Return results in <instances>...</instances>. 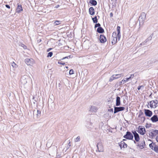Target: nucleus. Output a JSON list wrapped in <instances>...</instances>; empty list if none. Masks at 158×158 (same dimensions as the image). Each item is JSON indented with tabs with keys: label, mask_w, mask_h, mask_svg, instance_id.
<instances>
[{
	"label": "nucleus",
	"mask_w": 158,
	"mask_h": 158,
	"mask_svg": "<svg viewBox=\"0 0 158 158\" xmlns=\"http://www.w3.org/2000/svg\"><path fill=\"white\" fill-rule=\"evenodd\" d=\"M70 146L71 145H68L66 148L67 149H68L69 148Z\"/></svg>",
	"instance_id": "nucleus-55"
},
{
	"label": "nucleus",
	"mask_w": 158,
	"mask_h": 158,
	"mask_svg": "<svg viewBox=\"0 0 158 158\" xmlns=\"http://www.w3.org/2000/svg\"><path fill=\"white\" fill-rule=\"evenodd\" d=\"M154 108H155L156 107L158 106V102H156L155 101V102H154Z\"/></svg>",
	"instance_id": "nucleus-40"
},
{
	"label": "nucleus",
	"mask_w": 158,
	"mask_h": 158,
	"mask_svg": "<svg viewBox=\"0 0 158 158\" xmlns=\"http://www.w3.org/2000/svg\"><path fill=\"white\" fill-rule=\"evenodd\" d=\"M152 93L149 96V98H152Z\"/></svg>",
	"instance_id": "nucleus-58"
},
{
	"label": "nucleus",
	"mask_w": 158,
	"mask_h": 158,
	"mask_svg": "<svg viewBox=\"0 0 158 158\" xmlns=\"http://www.w3.org/2000/svg\"><path fill=\"white\" fill-rule=\"evenodd\" d=\"M117 40H118V41H119L121 38V35H117Z\"/></svg>",
	"instance_id": "nucleus-41"
},
{
	"label": "nucleus",
	"mask_w": 158,
	"mask_h": 158,
	"mask_svg": "<svg viewBox=\"0 0 158 158\" xmlns=\"http://www.w3.org/2000/svg\"><path fill=\"white\" fill-rule=\"evenodd\" d=\"M123 137L127 139L133 140V136L131 132L127 131L126 132V135L123 136Z\"/></svg>",
	"instance_id": "nucleus-2"
},
{
	"label": "nucleus",
	"mask_w": 158,
	"mask_h": 158,
	"mask_svg": "<svg viewBox=\"0 0 158 158\" xmlns=\"http://www.w3.org/2000/svg\"><path fill=\"white\" fill-rule=\"evenodd\" d=\"M92 20L93 21V22L94 23H97L98 22V20L97 19V17L96 16H95L94 18H92Z\"/></svg>",
	"instance_id": "nucleus-25"
},
{
	"label": "nucleus",
	"mask_w": 158,
	"mask_h": 158,
	"mask_svg": "<svg viewBox=\"0 0 158 158\" xmlns=\"http://www.w3.org/2000/svg\"><path fill=\"white\" fill-rule=\"evenodd\" d=\"M96 24L95 25L94 28H96L97 27H101V24L99 23H95Z\"/></svg>",
	"instance_id": "nucleus-34"
},
{
	"label": "nucleus",
	"mask_w": 158,
	"mask_h": 158,
	"mask_svg": "<svg viewBox=\"0 0 158 158\" xmlns=\"http://www.w3.org/2000/svg\"><path fill=\"white\" fill-rule=\"evenodd\" d=\"M89 11L90 15H94L95 11L94 8L93 7H91L89 9Z\"/></svg>",
	"instance_id": "nucleus-15"
},
{
	"label": "nucleus",
	"mask_w": 158,
	"mask_h": 158,
	"mask_svg": "<svg viewBox=\"0 0 158 158\" xmlns=\"http://www.w3.org/2000/svg\"><path fill=\"white\" fill-rule=\"evenodd\" d=\"M120 98V97L117 96L116 98V106H119L121 104Z\"/></svg>",
	"instance_id": "nucleus-16"
},
{
	"label": "nucleus",
	"mask_w": 158,
	"mask_h": 158,
	"mask_svg": "<svg viewBox=\"0 0 158 158\" xmlns=\"http://www.w3.org/2000/svg\"><path fill=\"white\" fill-rule=\"evenodd\" d=\"M155 102V101L154 100H152V101H151L149 102H148V104L147 105V106H148V105H149L150 104V107L151 108H154V105H153V103Z\"/></svg>",
	"instance_id": "nucleus-20"
},
{
	"label": "nucleus",
	"mask_w": 158,
	"mask_h": 158,
	"mask_svg": "<svg viewBox=\"0 0 158 158\" xmlns=\"http://www.w3.org/2000/svg\"><path fill=\"white\" fill-rule=\"evenodd\" d=\"M53 55V53L52 52H50L48 53L47 57H51Z\"/></svg>",
	"instance_id": "nucleus-33"
},
{
	"label": "nucleus",
	"mask_w": 158,
	"mask_h": 158,
	"mask_svg": "<svg viewBox=\"0 0 158 158\" xmlns=\"http://www.w3.org/2000/svg\"><path fill=\"white\" fill-rule=\"evenodd\" d=\"M156 141L158 142V135L156 137Z\"/></svg>",
	"instance_id": "nucleus-56"
},
{
	"label": "nucleus",
	"mask_w": 158,
	"mask_h": 158,
	"mask_svg": "<svg viewBox=\"0 0 158 158\" xmlns=\"http://www.w3.org/2000/svg\"><path fill=\"white\" fill-rule=\"evenodd\" d=\"M141 86H143V85L138 86V87L137 88V89H138V90H139L141 88Z\"/></svg>",
	"instance_id": "nucleus-52"
},
{
	"label": "nucleus",
	"mask_w": 158,
	"mask_h": 158,
	"mask_svg": "<svg viewBox=\"0 0 158 158\" xmlns=\"http://www.w3.org/2000/svg\"><path fill=\"white\" fill-rule=\"evenodd\" d=\"M146 43H145V41H144V42H142V43H141V44H140V45H140V46H141V45H145Z\"/></svg>",
	"instance_id": "nucleus-48"
},
{
	"label": "nucleus",
	"mask_w": 158,
	"mask_h": 158,
	"mask_svg": "<svg viewBox=\"0 0 158 158\" xmlns=\"http://www.w3.org/2000/svg\"><path fill=\"white\" fill-rule=\"evenodd\" d=\"M74 73V71L72 69H71L70 70L69 72V74L70 75H72Z\"/></svg>",
	"instance_id": "nucleus-37"
},
{
	"label": "nucleus",
	"mask_w": 158,
	"mask_h": 158,
	"mask_svg": "<svg viewBox=\"0 0 158 158\" xmlns=\"http://www.w3.org/2000/svg\"><path fill=\"white\" fill-rule=\"evenodd\" d=\"M126 139H123L122 141H126Z\"/></svg>",
	"instance_id": "nucleus-62"
},
{
	"label": "nucleus",
	"mask_w": 158,
	"mask_h": 158,
	"mask_svg": "<svg viewBox=\"0 0 158 158\" xmlns=\"http://www.w3.org/2000/svg\"><path fill=\"white\" fill-rule=\"evenodd\" d=\"M52 49V48H49L47 49V51L49 52V51H50V50H51Z\"/></svg>",
	"instance_id": "nucleus-57"
},
{
	"label": "nucleus",
	"mask_w": 158,
	"mask_h": 158,
	"mask_svg": "<svg viewBox=\"0 0 158 158\" xmlns=\"http://www.w3.org/2000/svg\"><path fill=\"white\" fill-rule=\"evenodd\" d=\"M149 147L150 148H151L152 150H153L154 147L153 146L152 143H150L149 144Z\"/></svg>",
	"instance_id": "nucleus-39"
},
{
	"label": "nucleus",
	"mask_w": 158,
	"mask_h": 158,
	"mask_svg": "<svg viewBox=\"0 0 158 158\" xmlns=\"http://www.w3.org/2000/svg\"><path fill=\"white\" fill-rule=\"evenodd\" d=\"M137 148L142 149L144 148L146 146L145 141L144 140L139 142L138 143H136Z\"/></svg>",
	"instance_id": "nucleus-1"
},
{
	"label": "nucleus",
	"mask_w": 158,
	"mask_h": 158,
	"mask_svg": "<svg viewBox=\"0 0 158 158\" xmlns=\"http://www.w3.org/2000/svg\"><path fill=\"white\" fill-rule=\"evenodd\" d=\"M137 131L140 135H143L145 133L146 129L143 127L139 126V127L138 130Z\"/></svg>",
	"instance_id": "nucleus-4"
},
{
	"label": "nucleus",
	"mask_w": 158,
	"mask_h": 158,
	"mask_svg": "<svg viewBox=\"0 0 158 158\" xmlns=\"http://www.w3.org/2000/svg\"><path fill=\"white\" fill-rule=\"evenodd\" d=\"M134 74H131L130 75V76L129 77L130 78V79L131 78H133L134 77Z\"/></svg>",
	"instance_id": "nucleus-50"
},
{
	"label": "nucleus",
	"mask_w": 158,
	"mask_h": 158,
	"mask_svg": "<svg viewBox=\"0 0 158 158\" xmlns=\"http://www.w3.org/2000/svg\"><path fill=\"white\" fill-rule=\"evenodd\" d=\"M70 143H71V142H70V141H69V143H68V145H71Z\"/></svg>",
	"instance_id": "nucleus-63"
},
{
	"label": "nucleus",
	"mask_w": 158,
	"mask_h": 158,
	"mask_svg": "<svg viewBox=\"0 0 158 158\" xmlns=\"http://www.w3.org/2000/svg\"><path fill=\"white\" fill-rule=\"evenodd\" d=\"M27 77H28L27 76L24 75L21 78V81L22 83L23 84H25L27 82L26 79Z\"/></svg>",
	"instance_id": "nucleus-12"
},
{
	"label": "nucleus",
	"mask_w": 158,
	"mask_h": 158,
	"mask_svg": "<svg viewBox=\"0 0 158 158\" xmlns=\"http://www.w3.org/2000/svg\"><path fill=\"white\" fill-rule=\"evenodd\" d=\"M146 15L144 12H142L139 18V21H140L142 22L143 23L146 19Z\"/></svg>",
	"instance_id": "nucleus-8"
},
{
	"label": "nucleus",
	"mask_w": 158,
	"mask_h": 158,
	"mask_svg": "<svg viewBox=\"0 0 158 158\" xmlns=\"http://www.w3.org/2000/svg\"><path fill=\"white\" fill-rule=\"evenodd\" d=\"M118 145L119 146V147L121 149L122 148V143H121V142L120 143H118Z\"/></svg>",
	"instance_id": "nucleus-46"
},
{
	"label": "nucleus",
	"mask_w": 158,
	"mask_h": 158,
	"mask_svg": "<svg viewBox=\"0 0 158 158\" xmlns=\"http://www.w3.org/2000/svg\"><path fill=\"white\" fill-rule=\"evenodd\" d=\"M126 82H125V81H124V80H122V81H120V83L121 84H123L125 83Z\"/></svg>",
	"instance_id": "nucleus-47"
},
{
	"label": "nucleus",
	"mask_w": 158,
	"mask_h": 158,
	"mask_svg": "<svg viewBox=\"0 0 158 158\" xmlns=\"http://www.w3.org/2000/svg\"><path fill=\"white\" fill-rule=\"evenodd\" d=\"M143 113L142 111L141 110H140L139 112V114L138 117L139 118L140 117H141L142 115H143Z\"/></svg>",
	"instance_id": "nucleus-30"
},
{
	"label": "nucleus",
	"mask_w": 158,
	"mask_h": 158,
	"mask_svg": "<svg viewBox=\"0 0 158 158\" xmlns=\"http://www.w3.org/2000/svg\"><path fill=\"white\" fill-rule=\"evenodd\" d=\"M115 77H116L117 79L120 78L121 77V74H116L114 75Z\"/></svg>",
	"instance_id": "nucleus-42"
},
{
	"label": "nucleus",
	"mask_w": 158,
	"mask_h": 158,
	"mask_svg": "<svg viewBox=\"0 0 158 158\" xmlns=\"http://www.w3.org/2000/svg\"><path fill=\"white\" fill-rule=\"evenodd\" d=\"M110 17H112L113 16V14L112 12L110 13Z\"/></svg>",
	"instance_id": "nucleus-54"
},
{
	"label": "nucleus",
	"mask_w": 158,
	"mask_h": 158,
	"mask_svg": "<svg viewBox=\"0 0 158 158\" xmlns=\"http://www.w3.org/2000/svg\"><path fill=\"white\" fill-rule=\"evenodd\" d=\"M130 79V78L129 77L126 78L125 80H124V81H125V82H127Z\"/></svg>",
	"instance_id": "nucleus-45"
},
{
	"label": "nucleus",
	"mask_w": 158,
	"mask_h": 158,
	"mask_svg": "<svg viewBox=\"0 0 158 158\" xmlns=\"http://www.w3.org/2000/svg\"><path fill=\"white\" fill-rule=\"evenodd\" d=\"M117 35L120 34V27L119 26H118L117 27Z\"/></svg>",
	"instance_id": "nucleus-26"
},
{
	"label": "nucleus",
	"mask_w": 158,
	"mask_h": 158,
	"mask_svg": "<svg viewBox=\"0 0 158 158\" xmlns=\"http://www.w3.org/2000/svg\"><path fill=\"white\" fill-rule=\"evenodd\" d=\"M153 36V34H151L150 35V36H149L147 39H146V40H145V43H147L148 41H149V40H151L152 39V37Z\"/></svg>",
	"instance_id": "nucleus-22"
},
{
	"label": "nucleus",
	"mask_w": 158,
	"mask_h": 158,
	"mask_svg": "<svg viewBox=\"0 0 158 158\" xmlns=\"http://www.w3.org/2000/svg\"><path fill=\"white\" fill-rule=\"evenodd\" d=\"M140 117V118L141 122L143 123L144 122L145 119V117L143 116H141V117Z\"/></svg>",
	"instance_id": "nucleus-32"
},
{
	"label": "nucleus",
	"mask_w": 158,
	"mask_h": 158,
	"mask_svg": "<svg viewBox=\"0 0 158 158\" xmlns=\"http://www.w3.org/2000/svg\"><path fill=\"white\" fill-rule=\"evenodd\" d=\"M60 21L59 20H56L55 21L54 23V24L55 25H57L59 24H60Z\"/></svg>",
	"instance_id": "nucleus-28"
},
{
	"label": "nucleus",
	"mask_w": 158,
	"mask_h": 158,
	"mask_svg": "<svg viewBox=\"0 0 158 158\" xmlns=\"http://www.w3.org/2000/svg\"><path fill=\"white\" fill-rule=\"evenodd\" d=\"M41 39L38 40V41H37L38 43H40V42H41Z\"/></svg>",
	"instance_id": "nucleus-60"
},
{
	"label": "nucleus",
	"mask_w": 158,
	"mask_h": 158,
	"mask_svg": "<svg viewBox=\"0 0 158 158\" xmlns=\"http://www.w3.org/2000/svg\"><path fill=\"white\" fill-rule=\"evenodd\" d=\"M113 77H115L114 75H112L110 78V79H109V81L111 82L112 81H113L114 80V78H113Z\"/></svg>",
	"instance_id": "nucleus-35"
},
{
	"label": "nucleus",
	"mask_w": 158,
	"mask_h": 158,
	"mask_svg": "<svg viewBox=\"0 0 158 158\" xmlns=\"http://www.w3.org/2000/svg\"><path fill=\"white\" fill-rule=\"evenodd\" d=\"M125 107L123 106L121 107H116L114 106V114H116L117 112L124 110Z\"/></svg>",
	"instance_id": "nucleus-6"
},
{
	"label": "nucleus",
	"mask_w": 158,
	"mask_h": 158,
	"mask_svg": "<svg viewBox=\"0 0 158 158\" xmlns=\"http://www.w3.org/2000/svg\"><path fill=\"white\" fill-rule=\"evenodd\" d=\"M108 111H109V112H113V109H109L108 110Z\"/></svg>",
	"instance_id": "nucleus-53"
},
{
	"label": "nucleus",
	"mask_w": 158,
	"mask_h": 158,
	"mask_svg": "<svg viewBox=\"0 0 158 158\" xmlns=\"http://www.w3.org/2000/svg\"><path fill=\"white\" fill-rule=\"evenodd\" d=\"M153 150L156 153H158V146L154 147Z\"/></svg>",
	"instance_id": "nucleus-27"
},
{
	"label": "nucleus",
	"mask_w": 158,
	"mask_h": 158,
	"mask_svg": "<svg viewBox=\"0 0 158 158\" xmlns=\"http://www.w3.org/2000/svg\"><path fill=\"white\" fill-rule=\"evenodd\" d=\"M144 114L147 116L150 117L152 115V112L150 110L148 109H144Z\"/></svg>",
	"instance_id": "nucleus-9"
},
{
	"label": "nucleus",
	"mask_w": 158,
	"mask_h": 158,
	"mask_svg": "<svg viewBox=\"0 0 158 158\" xmlns=\"http://www.w3.org/2000/svg\"><path fill=\"white\" fill-rule=\"evenodd\" d=\"M5 6L8 9H10V6L6 4L5 5Z\"/></svg>",
	"instance_id": "nucleus-49"
},
{
	"label": "nucleus",
	"mask_w": 158,
	"mask_h": 158,
	"mask_svg": "<svg viewBox=\"0 0 158 158\" xmlns=\"http://www.w3.org/2000/svg\"><path fill=\"white\" fill-rule=\"evenodd\" d=\"M25 62L27 65H30L32 64V61L28 58L25 59Z\"/></svg>",
	"instance_id": "nucleus-19"
},
{
	"label": "nucleus",
	"mask_w": 158,
	"mask_h": 158,
	"mask_svg": "<svg viewBox=\"0 0 158 158\" xmlns=\"http://www.w3.org/2000/svg\"><path fill=\"white\" fill-rule=\"evenodd\" d=\"M99 40L100 42L102 43H105L107 40L106 37L103 35H100Z\"/></svg>",
	"instance_id": "nucleus-10"
},
{
	"label": "nucleus",
	"mask_w": 158,
	"mask_h": 158,
	"mask_svg": "<svg viewBox=\"0 0 158 158\" xmlns=\"http://www.w3.org/2000/svg\"><path fill=\"white\" fill-rule=\"evenodd\" d=\"M70 56H71L70 55V56H68L64 57V58H62L61 59V60H64V59H66V58L68 59L69 58H70Z\"/></svg>",
	"instance_id": "nucleus-43"
},
{
	"label": "nucleus",
	"mask_w": 158,
	"mask_h": 158,
	"mask_svg": "<svg viewBox=\"0 0 158 158\" xmlns=\"http://www.w3.org/2000/svg\"><path fill=\"white\" fill-rule=\"evenodd\" d=\"M20 45H21V47H23V49H26L27 48V46L25 45L24 44H20Z\"/></svg>",
	"instance_id": "nucleus-36"
},
{
	"label": "nucleus",
	"mask_w": 158,
	"mask_h": 158,
	"mask_svg": "<svg viewBox=\"0 0 158 158\" xmlns=\"http://www.w3.org/2000/svg\"><path fill=\"white\" fill-rule=\"evenodd\" d=\"M23 9L21 5L18 4L16 8V12L18 13H19L21 11H23Z\"/></svg>",
	"instance_id": "nucleus-14"
},
{
	"label": "nucleus",
	"mask_w": 158,
	"mask_h": 158,
	"mask_svg": "<svg viewBox=\"0 0 158 158\" xmlns=\"http://www.w3.org/2000/svg\"><path fill=\"white\" fill-rule=\"evenodd\" d=\"M80 137L79 136H78L74 139V141L76 142H79L80 141Z\"/></svg>",
	"instance_id": "nucleus-29"
},
{
	"label": "nucleus",
	"mask_w": 158,
	"mask_h": 158,
	"mask_svg": "<svg viewBox=\"0 0 158 158\" xmlns=\"http://www.w3.org/2000/svg\"><path fill=\"white\" fill-rule=\"evenodd\" d=\"M151 120L153 123L156 122L158 121V116L156 115H154L151 118Z\"/></svg>",
	"instance_id": "nucleus-13"
},
{
	"label": "nucleus",
	"mask_w": 158,
	"mask_h": 158,
	"mask_svg": "<svg viewBox=\"0 0 158 158\" xmlns=\"http://www.w3.org/2000/svg\"><path fill=\"white\" fill-rule=\"evenodd\" d=\"M112 44H114L117 42V34L116 32H114L112 35Z\"/></svg>",
	"instance_id": "nucleus-5"
},
{
	"label": "nucleus",
	"mask_w": 158,
	"mask_h": 158,
	"mask_svg": "<svg viewBox=\"0 0 158 158\" xmlns=\"http://www.w3.org/2000/svg\"><path fill=\"white\" fill-rule=\"evenodd\" d=\"M36 115L37 117L38 118H40V117L41 116V111L40 110H37V111L36 112Z\"/></svg>",
	"instance_id": "nucleus-23"
},
{
	"label": "nucleus",
	"mask_w": 158,
	"mask_h": 158,
	"mask_svg": "<svg viewBox=\"0 0 158 158\" xmlns=\"http://www.w3.org/2000/svg\"><path fill=\"white\" fill-rule=\"evenodd\" d=\"M97 32L99 33H103L104 32V29L101 27H99L97 30Z\"/></svg>",
	"instance_id": "nucleus-18"
},
{
	"label": "nucleus",
	"mask_w": 158,
	"mask_h": 158,
	"mask_svg": "<svg viewBox=\"0 0 158 158\" xmlns=\"http://www.w3.org/2000/svg\"><path fill=\"white\" fill-rule=\"evenodd\" d=\"M155 101L156 102H158V101L157 100H156Z\"/></svg>",
	"instance_id": "nucleus-64"
},
{
	"label": "nucleus",
	"mask_w": 158,
	"mask_h": 158,
	"mask_svg": "<svg viewBox=\"0 0 158 158\" xmlns=\"http://www.w3.org/2000/svg\"><path fill=\"white\" fill-rule=\"evenodd\" d=\"M97 147L99 152H101L103 151V147L101 142H99L97 144Z\"/></svg>",
	"instance_id": "nucleus-11"
},
{
	"label": "nucleus",
	"mask_w": 158,
	"mask_h": 158,
	"mask_svg": "<svg viewBox=\"0 0 158 158\" xmlns=\"http://www.w3.org/2000/svg\"><path fill=\"white\" fill-rule=\"evenodd\" d=\"M60 6L59 5H57L56 6H55V8H58V7H59Z\"/></svg>",
	"instance_id": "nucleus-59"
},
{
	"label": "nucleus",
	"mask_w": 158,
	"mask_h": 158,
	"mask_svg": "<svg viewBox=\"0 0 158 158\" xmlns=\"http://www.w3.org/2000/svg\"><path fill=\"white\" fill-rule=\"evenodd\" d=\"M151 126V124H149L148 123H147L146 124V125L145 126V127L146 128H149Z\"/></svg>",
	"instance_id": "nucleus-38"
},
{
	"label": "nucleus",
	"mask_w": 158,
	"mask_h": 158,
	"mask_svg": "<svg viewBox=\"0 0 158 158\" xmlns=\"http://www.w3.org/2000/svg\"><path fill=\"white\" fill-rule=\"evenodd\" d=\"M58 64H61L63 65H64L65 64V63L64 62H61L58 61Z\"/></svg>",
	"instance_id": "nucleus-44"
},
{
	"label": "nucleus",
	"mask_w": 158,
	"mask_h": 158,
	"mask_svg": "<svg viewBox=\"0 0 158 158\" xmlns=\"http://www.w3.org/2000/svg\"><path fill=\"white\" fill-rule=\"evenodd\" d=\"M149 134L153 138V137L156 135H158V130L152 129Z\"/></svg>",
	"instance_id": "nucleus-7"
},
{
	"label": "nucleus",
	"mask_w": 158,
	"mask_h": 158,
	"mask_svg": "<svg viewBox=\"0 0 158 158\" xmlns=\"http://www.w3.org/2000/svg\"><path fill=\"white\" fill-rule=\"evenodd\" d=\"M89 3L92 5L95 6L97 4V2L95 0H92L89 2Z\"/></svg>",
	"instance_id": "nucleus-21"
},
{
	"label": "nucleus",
	"mask_w": 158,
	"mask_h": 158,
	"mask_svg": "<svg viewBox=\"0 0 158 158\" xmlns=\"http://www.w3.org/2000/svg\"><path fill=\"white\" fill-rule=\"evenodd\" d=\"M131 132L134 135L135 140H134V142L135 143H136V142H138L140 138L139 135L135 131H132Z\"/></svg>",
	"instance_id": "nucleus-3"
},
{
	"label": "nucleus",
	"mask_w": 158,
	"mask_h": 158,
	"mask_svg": "<svg viewBox=\"0 0 158 158\" xmlns=\"http://www.w3.org/2000/svg\"><path fill=\"white\" fill-rule=\"evenodd\" d=\"M97 110V108L94 106H91L89 110L91 112H96Z\"/></svg>",
	"instance_id": "nucleus-17"
},
{
	"label": "nucleus",
	"mask_w": 158,
	"mask_h": 158,
	"mask_svg": "<svg viewBox=\"0 0 158 158\" xmlns=\"http://www.w3.org/2000/svg\"><path fill=\"white\" fill-rule=\"evenodd\" d=\"M113 78H114V80L117 79L116 77H113Z\"/></svg>",
	"instance_id": "nucleus-61"
},
{
	"label": "nucleus",
	"mask_w": 158,
	"mask_h": 158,
	"mask_svg": "<svg viewBox=\"0 0 158 158\" xmlns=\"http://www.w3.org/2000/svg\"><path fill=\"white\" fill-rule=\"evenodd\" d=\"M152 143L153 145L154 146V147H155V146H158L157 145H156V143L155 142L154 143L152 142Z\"/></svg>",
	"instance_id": "nucleus-51"
},
{
	"label": "nucleus",
	"mask_w": 158,
	"mask_h": 158,
	"mask_svg": "<svg viewBox=\"0 0 158 158\" xmlns=\"http://www.w3.org/2000/svg\"><path fill=\"white\" fill-rule=\"evenodd\" d=\"M121 143L122 145V148H126L127 146V144L125 143L124 141H121Z\"/></svg>",
	"instance_id": "nucleus-24"
},
{
	"label": "nucleus",
	"mask_w": 158,
	"mask_h": 158,
	"mask_svg": "<svg viewBox=\"0 0 158 158\" xmlns=\"http://www.w3.org/2000/svg\"><path fill=\"white\" fill-rule=\"evenodd\" d=\"M11 65L13 68H16L17 66L16 64L14 62L11 63Z\"/></svg>",
	"instance_id": "nucleus-31"
}]
</instances>
